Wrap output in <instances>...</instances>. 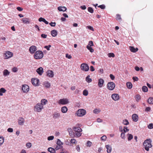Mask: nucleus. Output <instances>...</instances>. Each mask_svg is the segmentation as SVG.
Instances as JSON below:
<instances>
[{"label": "nucleus", "instance_id": "f257e3e1", "mask_svg": "<svg viewBox=\"0 0 153 153\" xmlns=\"http://www.w3.org/2000/svg\"><path fill=\"white\" fill-rule=\"evenodd\" d=\"M152 140L151 139H147L144 141L143 143V145L144 146L145 149L147 151L149 150V148L152 147L151 144Z\"/></svg>", "mask_w": 153, "mask_h": 153}, {"label": "nucleus", "instance_id": "f03ea898", "mask_svg": "<svg viewBox=\"0 0 153 153\" xmlns=\"http://www.w3.org/2000/svg\"><path fill=\"white\" fill-rule=\"evenodd\" d=\"M43 56V53L41 51H36L34 55V57L36 59H42Z\"/></svg>", "mask_w": 153, "mask_h": 153}, {"label": "nucleus", "instance_id": "7ed1b4c3", "mask_svg": "<svg viewBox=\"0 0 153 153\" xmlns=\"http://www.w3.org/2000/svg\"><path fill=\"white\" fill-rule=\"evenodd\" d=\"M86 114V111L84 109H79L76 112V114L79 117H82Z\"/></svg>", "mask_w": 153, "mask_h": 153}, {"label": "nucleus", "instance_id": "20e7f679", "mask_svg": "<svg viewBox=\"0 0 153 153\" xmlns=\"http://www.w3.org/2000/svg\"><path fill=\"white\" fill-rule=\"evenodd\" d=\"M107 87L109 90H112L115 88V84L113 82H109L107 84Z\"/></svg>", "mask_w": 153, "mask_h": 153}, {"label": "nucleus", "instance_id": "39448f33", "mask_svg": "<svg viewBox=\"0 0 153 153\" xmlns=\"http://www.w3.org/2000/svg\"><path fill=\"white\" fill-rule=\"evenodd\" d=\"M81 68L82 70L85 71H87L89 69L88 65L85 63H82L81 65Z\"/></svg>", "mask_w": 153, "mask_h": 153}, {"label": "nucleus", "instance_id": "423d86ee", "mask_svg": "<svg viewBox=\"0 0 153 153\" xmlns=\"http://www.w3.org/2000/svg\"><path fill=\"white\" fill-rule=\"evenodd\" d=\"M29 87L28 85H22V90L24 93H27L29 91Z\"/></svg>", "mask_w": 153, "mask_h": 153}, {"label": "nucleus", "instance_id": "0eeeda50", "mask_svg": "<svg viewBox=\"0 0 153 153\" xmlns=\"http://www.w3.org/2000/svg\"><path fill=\"white\" fill-rule=\"evenodd\" d=\"M36 50L37 48L34 45L30 46L29 49V51L30 53L32 54L35 53Z\"/></svg>", "mask_w": 153, "mask_h": 153}, {"label": "nucleus", "instance_id": "6e6552de", "mask_svg": "<svg viewBox=\"0 0 153 153\" xmlns=\"http://www.w3.org/2000/svg\"><path fill=\"white\" fill-rule=\"evenodd\" d=\"M13 55V54L12 52L7 51L4 54V57L5 59H8L11 57Z\"/></svg>", "mask_w": 153, "mask_h": 153}, {"label": "nucleus", "instance_id": "1a4fd4ad", "mask_svg": "<svg viewBox=\"0 0 153 153\" xmlns=\"http://www.w3.org/2000/svg\"><path fill=\"white\" fill-rule=\"evenodd\" d=\"M68 101L66 98L60 99L59 101V103L62 105H65L68 103Z\"/></svg>", "mask_w": 153, "mask_h": 153}, {"label": "nucleus", "instance_id": "9d476101", "mask_svg": "<svg viewBox=\"0 0 153 153\" xmlns=\"http://www.w3.org/2000/svg\"><path fill=\"white\" fill-rule=\"evenodd\" d=\"M36 110L38 112H40L43 108V106L40 103H37L35 106Z\"/></svg>", "mask_w": 153, "mask_h": 153}, {"label": "nucleus", "instance_id": "9b49d317", "mask_svg": "<svg viewBox=\"0 0 153 153\" xmlns=\"http://www.w3.org/2000/svg\"><path fill=\"white\" fill-rule=\"evenodd\" d=\"M31 81L33 85L35 86L38 85L39 82V79L36 78H33L31 79Z\"/></svg>", "mask_w": 153, "mask_h": 153}, {"label": "nucleus", "instance_id": "f8f14e48", "mask_svg": "<svg viewBox=\"0 0 153 153\" xmlns=\"http://www.w3.org/2000/svg\"><path fill=\"white\" fill-rule=\"evenodd\" d=\"M111 98L113 100L115 101L119 99L118 94H112L111 95Z\"/></svg>", "mask_w": 153, "mask_h": 153}, {"label": "nucleus", "instance_id": "ddd939ff", "mask_svg": "<svg viewBox=\"0 0 153 153\" xmlns=\"http://www.w3.org/2000/svg\"><path fill=\"white\" fill-rule=\"evenodd\" d=\"M46 73L47 75L50 77H53L54 76L53 72L51 70H48L47 71Z\"/></svg>", "mask_w": 153, "mask_h": 153}, {"label": "nucleus", "instance_id": "4468645a", "mask_svg": "<svg viewBox=\"0 0 153 153\" xmlns=\"http://www.w3.org/2000/svg\"><path fill=\"white\" fill-rule=\"evenodd\" d=\"M104 83V80L102 78H100L99 79L98 81V85L99 87H101L103 86V85Z\"/></svg>", "mask_w": 153, "mask_h": 153}, {"label": "nucleus", "instance_id": "2eb2a0df", "mask_svg": "<svg viewBox=\"0 0 153 153\" xmlns=\"http://www.w3.org/2000/svg\"><path fill=\"white\" fill-rule=\"evenodd\" d=\"M36 71L40 75H42L44 72L43 68L41 67L37 68L36 69Z\"/></svg>", "mask_w": 153, "mask_h": 153}, {"label": "nucleus", "instance_id": "dca6fc26", "mask_svg": "<svg viewBox=\"0 0 153 153\" xmlns=\"http://www.w3.org/2000/svg\"><path fill=\"white\" fill-rule=\"evenodd\" d=\"M73 130L75 132H82V129L79 127H74L73 128Z\"/></svg>", "mask_w": 153, "mask_h": 153}, {"label": "nucleus", "instance_id": "f3484780", "mask_svg": "<svg viewBox=\"0 0 153 153\" xmlns=\"http://www.w3.org/2000/svg\"><path fill=\"white\" fill-rule=\"evenodd\" d=\"M132 118L133 121L134 122H137L138 120V116L136 114H134L132 115Z\"/></svg>", "mask_w": 153, "mask_h": 153}, {"label": "nucleus", "instance_id": "a211bd4d", "mask_svg": "<svg viewBox=\"0 0 153 153\" xmlns=\"http://www.w3.org/2000/svg\"><path fill=\"white\" fill-rule=\"evenodd\" d=\"M60 113L58 112H55L53 114V117L54 119L59 118L60 117Z\"/></svg>", "mask_w": 153, "mask_h": 153}, {"label": "nucleus", "instance_id": "6ab92c4d", "mask_svg": "<svg viewBox=\"0 0 153 153\" xmlns=\"http://www.w3.org/2000/svg\"><path fill=\"white\" fill-rule=\"evenodd\" d=\"M24 123V119L22 117H19L18 120V123L19 124L21 125H22Z\"/></svg>", "mask_w": 153, "mask_h": 153}, {"label": "nucleus", "instance_id": "aec40b11", "mask_svg": "<svg viewBox=\"0 0 153 153\" xmlns=\"http://www.w3.org/2000/svg\"><path fill=\"white\" fill-rule=\"evenodd\" d=\"M22 21L23 23L25 24H29L30 23L29 19L26 18H24L22 19Z\"/></svg>", "mask_w": 153, "mask_h": 153}, {"label": "nucleus", "instance_id": "412c9836", "mask_svg": "<svg viewBox=\"0 0 153 153\" xmlns=\"http://www.w3.org/2000/svg\"><path fill=\"white\" fill-rule=\"evenodd\" d=\"M51 34L52 36L55 37L57 35V31L55 30H53L51 32Z\"/></svg>", "mask_w": 153, "mask_h": 153}, {"label": "nucleus", "instance_id": "4be33fe9", "mask_svg": "<svg viewBox=\"0 0 153 153\" xmlns=\"http://www.w3.org/2000/svg\"><path fill=\"white\" fill-rule=\"evenodd\" d=\"M106 147L107 149V152L108 153H110L111 152L112 150V148L109 145H107L106 146Z\"/></svg>", "mask_w": 153, "mask_h": 153}, {"label": "nucleus", "instance_id": "5701e85b", "mask_svg": "<svg viewBox=\"0 0 153 153\" xmlns=\"http://www.w3.org/2000/svg\"><path fill=\"white\" fill-rule=\"evenodd\" d=\"M58 10L60 11H65L66 10L67 8L65 7L59 6L58 7Z\"/></svg>", "mask_w": 153, "mask_h": 153}, {"label": "nucleus", "instance_id": "b1692460", "mask_svg": "<svg viewBox=\"0 0 153 153\" xmlns=\"http://www.w3.org/2000/svg\"><path fill=\"white\" fill-rule=\"evenodd\" d=\"M129 48L130 51L134 53L136 52L138 50V49L137 48H135L133 46H130Z\"/></svg>", "mask_w": 153, "mask_h": 153}, {"label": "nucleus", "instance_id": "393cba45", "mask_svg": "<svg viewBox=\"0 0 153 153\" xmlns=\"http://www.w3.org/2000/svg\"><path fill=\"white\" fill-rule=\"evenodd\" d=\"M148 102L150 104H153V97H150L147 100Z\"/></svg>", "mask_w": 153, "mask_h": 153}, {"label": "nucleus", "instance_id": "a878e982", "mask_svg": "<svg viewBox=\"0 0 153 153\" xmlns=\"http://www.w3.org/2000/svg\"><path fill=\"white\" fill-rule=\"evenodd\" d=\"M3 75L4 76H6L9 75L10 72H9L8 70L7 69L4 70L3 72Z\"/></svg>", "mask_w": 153, "mask_h": 153}, {"label": "nucleus", "instance_id": "bb28decb", "mask_svg": "<svg viewBox=\"0 0 153 153\" xmlns=\"http://www.w3.org/2000/svg\"><path fill=\"white\" fill-rule=\"evenodd\" d=\"M48 151L50 152L51 153H55L56 152L55 149L52 147L48 148Z\"/></svg>", "mask_w": 153, "mask_h": 153}, {"label": "nucleus", "instance_id": "cd10ccee", "mask_svg": "<svg viewBox=\"0 0 153 153\" xmlns=\"http://www.w3.org/2000/svg\"><path fill=\"white\" fill-rule=\"evenodd\" d=\"M61 110L63 113H65L68 111V108L66 106H64L61 108Z\"/></svg>", "mask_w": 153, "mask_h": 153}, {"label": "nucleus", "instance_id": "c85d7f7f", "mask_svg": "<svg viewBox=\"0 0 153 153\" xmlns=\"http://www.w3.org/2000/svg\"><path fill=\"white\" fill-rule=\"evenodd\" d=\"M85 80L86 82L88 83H90L92 82V80L90 78V76L88 75L85 78Z\"/></svg>", "mask_w": 153, "mask_h": 153}, {"label": "nucleus", "instance_id": "c756f323", "mask_svg": "<svg viewBox=\"0 0 153 153\" xmlns=\"http://www.w3.org/2000/svg\"><path fill=\"white\" fill-rule=\"evenodd\" d=\"M47 102L48 101L46 100L45 99H42L41 100V103L40 104L43 106V105L46 104Z\"/></svg>", "mask_w": 153, "mask_h": 153}, {"label": "nucleus", "instance_id": "7c9ffc66", "mask_svg": "<svg viewBox=\"0 0 153 153\" xmlns=\"http://www.w3.org/2000/svg\"><path fill=\"white\" fill-rule=\"evenodd\" d=\"M6 91V90L4 88H1L0 89V95L2 96L3 93H4Z\"/></svg>", "mask_w": 153, "mask_h": 153}, {"label": "nucleus", "instance_id": "2f4dec72", "mask_svg": "<svg viewBox=\"0 0 153 153\" xmlns=\"http://www.w3.org/2000/svg\"><path fill=\"white\" fill-rule=\"evenodd\" d=\"M81 132L79 131L74 132V134L75 137H80L82 135V133H81Z\"/></svg>", "mask_w": 153, "mask_h": 153}, {"label": "nucleus", "instance_id": "473e14b6", "mask_svg": "<svg viewBox=\"0 0 153 153\" xmlns=\"http://www.w3.org/2000/svg\"><path fill=\"white\" fill-rule=\"evenodd\" d=\"M126 85L128 88L129 89L131 88L132 87V83L129 82H128L126 83Z\"/></svg>", "mask_w": 153, "mask_h": 153}, {"label": "nucleus", "instance_id": "72a5a7b5", "mask_svg": "<svg viewBox=\"0 0 153 153\" xmlns=\"http://www.w3.org/2000/svg\"><path fill=\"white\" fill-rule=\"evenodd\" d=\"M68 131L69 133L70 136H72L73 135V131L71 128H68Z\"/></svg>", "mask_w": 153, "mask_h": 153}, {"label": "nucleus", "instance_id": "f704fd0d", "mask_svg": "<svg viewBox=\"0 0 153 153\" xmlns=\"http://www.w3.org/2000/svg\"><path fill=\"white\" fill-rule=\"evenodd\" d=\"M142 90L144 92H146L148 91V89L146 86H143L142 88Z\"/></svg>", "mask_w": 153, "mask_h": 153}, {"label": "nucleus", "instance_id": "c9c22d12", "mask_svg": "<svg viewBox=\"0 0 153 153\" xmlns=\"http://www.w3.org/2000/svg\"><path fill=\"white\" fill-rule=\"evenodd\" d=\"M4 141V138L3 137H0V146L3 143Z\"/></svg>", "mask_w": 153, "mask_h": 153}, {"label": "nucleus", "instance_id": "e433bc0d", "mask_svg": "<svg viewBox=\"0 0 153 153\" xmlns=\"http://www.w3.org/2000/svg\"><path fill=\"white\" fill-rule=\"evenodd\" d=\"M87 48L88 50L90 51V52L92 53L94 51V50L93 48L90 46H89V45H88L87 46Z\"/></svg>", "mask_w": 153, "mask_h": 153}, {"label": "nucleus", "instance_id": "4c0bfd02", "mask_svg": "<svg viewBox=\"0 0 153 153\" xmlns=\"http://www.w3.org/2000/svg\"><path fill=\"white\" fill-rule=\"evenodd\" d=\"M128 141H130L133 139V136L131 134H128Z\"/></svg>", "mask_w": 153, "mask_h": 153}, {"label": "nucleus", "instance_id": "58836bf2", "mask_svg": "<svg viewBox=\"0 0 153 153\" xmlns=\"http://www.w3.org/2000/svg\"><path fill=\"white\" fill-rule=\"evenodd\" d=\"M116 19L117 21H120L121 20V18L120 15L119 14H117L116 15Z\"/></svg>", "mask_w": 153, "mask_h": 153}, {"label": "nucleus", "instance_id": "ea45409f", "mask_svg": "<svg viewBox=\"0 0 153 153\" xmlns=\"http://www.w3.org/2000/svg\"><path fill=\"white\" fill-rule=\"evenodd\" d=\"M123 123L124 125H127L129 124V122L126 119L125 120H123Z\"/></svg>", "mask_w": 153, "mask_h": 153}, {"label": "nucleus", "instance_id": "a19ab883", "mask_svg": "<svg viewBox=\"0 0 153 153\" xmlns=\"http://www.w3.org/2000/svg\"><path fill=\"white\" fill-rule=\"evenodd\" d=\"M88 11L91 13H93L94 12L93 9L91 7H88Z\"/></svg>", "mask_w": 153, "mask_h": 153}, {"label": "nucleus", "instance_id": "79ce46f5", "mask_svg": "<svg viewBox=\"0 0 153 153\" xmlns=\"http://www.w3.org/2000/svg\"><path fill=\"white\" fill-rule=\"evenodd\" d=\"M44 85L47 88H48L50 86V83L48 82H45L44 83Z\"/></svg>", "mask_w": 153, "mask_h": 153}, {"label": "nucleus", "instance_id": "37998d69", "mask_svg": "<svg viewBox=\"0 0 153 153\" xmlns=\"http://www.w3.org/2000/svg\"><path fill=\"white\" fill-rule=\"evenodd\" d=\"M88 92L87 90H85L83 91V94L84 95L86 96L88 95Z\"/></svg>", "mask_w": 153, "mask_h": 153}, {"label": "nucleus", "instance_id": "c03bdc74", "mask_svg": "<svg viewBox=\"0 0 153 153\" xmlns=\"http://www.w3.org/2000/svg\"><path fill=\"white\" fill-rule=\"evenodd\" d=\"M56 144L58 145H62L63 144V143L59 139H58L57 141L56 142Z\"/></svg>", "mask_w": 153, "mask_h": 153}, {"label": "nucleus", "instance_id": "a18cd8bd", "mask_svg": "<svg viewBox=\"0 0 153 153\" xmlns=\"http://www.w3.org/2000/svg\"><path fill=\"white\" fill-rule=\"evenodd\" d=\"M136 100L137 101H138L140 99V97L139 95H137L135 97Z\"/></svg>", "mask_w": 153, "mask_h": 153}, {"label": "nucleus", "instance_id": "49530a36", "mask_svg": "<svg viewBox=\"0 0 153 153\" xmlns=\"http://www.w3.org/2000/svg\"><path fill=\"white\" fill-rule=\"evenodd\" d=\"M148 127L149 129H152L153 128V124L152 123H150L148 126Z\"/></svg>", "mask_w": 153, "mask_h": 153}, {"label": "nucleus", "instance_id": "de8ad7c7", "mask_svg": "<svg viewBox=\"0 0 153 153\" xmlns=\"http://www.w3.org/2000/svg\"><path fill=\"white\" fill-rule=\"evenodd\" d=\"M98 7L102 9H104L105 8V5L102 4L98 6Z\"/></svg>", "mask_w": 153, "mask_h": 153}, {"label": "nucleus", "instance_id": "09e8293b", "mask_svg": "<svg viewBox=\"0 0 153 153\" xmlns=\"http://www.w3.org/2000/svg\"><path fill=\"white\" fill-rule=\"evenodd\" d=\"M62 146L61 145H58L56 146V149L57 150L62 148Z\"/></svg>", "mask_w": 153, "mask_h": 153}, {"label": "nucleus", "instance_id": "8fccbe9b", "mask_svg": "<svg viewBox=\"0 0 153 153\" xmlns=\"http://www.w3.org/2000/svg\"><path fill=\"white\" fill-rule=\"evenodd\" d=\"M31 146V143H28L26 144V146L27 148H30Z\"/></svg>", "mask_w": 153, "mask_h": 153}, {"label": "nucleus", "instance_id": "3c124183", "mask_svg": "<svg viewBox=\"0 0 153 153\" xmlns=\"http://www.w3.org/2000/svg\"><path fill=\"white\" fill-rule=\"evenodd\" d=\"M54 136H50L48 137V140H52L54 139Z\"/></svg>", "mask_w": 153, "mask_h": 153}, {"label": "nucleus", "instance_id": "603ef678", "mask_svg": "<svg viewBox=\"0 0 153 153\" xmlns=\"http://www.w3.org/2000/svg\"><path fill=\"white\" fill-rule=\"evenodd\" d=\"M129 130L127 128V127L126 126L124 127L123 131L124 132L128 131Z\"/></svg>", "mask_w": 153, "mask_h": 153}, {"label": "nucleus", "instance_id": "864d4df0", "mask_svg": "<svg viewBox=\"0 0 153 153\" xmlns=\"http://www.w3.org/2000/svg\"><path fill=\"white\" fill-rule=\"evenodd\" d=\"M56 23L55 22H51L49 23V25L52 27H55L56 25Z\"/></svg>", "mask_w": 153, "mask_h": 153}, {"label": "nucleus", "instance_id": "5fc2aeb1", "mask_svg": "<svg viewBox=\"0 0 153 153\" xmlns=\"http://www.w3.org/2000/svg\"><path fill=\"white\" fill-rule=\"evenodd\" d=\"M151 110V108L149 107H146L145 109V111L146 112H149Z\"/></svg>", "mask_w": 153, "mask_h": 153}, {"label": "nucleus", "instance_id": "6e6d98bb", "mask_svg": "<svg viewBox=\"0 0 153 153\" xmlns=\"http://www.w3.org/2000/svg\"><path fill=\"white\" fill-rule=\"evenodd\" d=\"M114 54L113 53H109L108 54V56L109 57H114Z\"/></svg>", "mask_w": 153, "mask_h": 153}, {"label": "nucleus", "instance_id": "4d7b16f0", "mask_svg": "<svg viewBox=\"0 0 153 153\" xmlns=\"http://www.w3.org/2000/svg\"><path fill=\"white\" fill-rule=\"evenodd\" d=\"M51 45H49L48 46H45L44 48H46L47 50L49 51L50 50V48L51 47Z\"/></svg>", "mask_w": 153, "mask_h": 153}, {"label": "nucleus", "instance_id": "13d9d810", "mask_svg": "<svg viewBox=\"0 0 153 153\" xmlns=\"http://www.w3.org/2000/svg\"><path fill=\"white\" fill-rule=\"evenodd\" d=\"M106 138L107 137L106 136L103 135L101 137V140H102L105 141L106 140Z\"/></svg>", "mask_w": 153, "mask_h": 153}, {"label": "nucleus", "instance_id": "bf43d9fd", "mask_svg": "<svg viewBox=\"0 0 153 153\" xmlns=\"http://www.w3.org/2000/svg\"><path fill=\"white\" fill-rule=\"evenodd\" d=\"M121 138L123 139H125V134L123 132H122L121 134Z\"/></svg>", "mask_w": 153, "mask_h": 153}, {"label": "nucleus", "instance_id": "052dcab7", "mask_svg": "<svg viewBox=\"0 0 153 153\" xmlns=\"http://www.w3.org/2000/svg\"><path fill=\"white\" fill-rule=\"evenodd\" d=\"M87 144L88 146L90 147L92 143L91 141H88L87 143Z\"/></svg>", "mask_w": 153, "mask_h": 153}, {"label": "nucleus", "instance_id": "680f3d73", "mask_svg": "<svg viewBox=\"0 0 153 153\" xmlns=\"http://www.w3.org/2000/svg\"><path fill=\"white\" fill-rule=\"evenodd\" d=\"M7 131L9 132H12L13 131V129L12 128H9L7 129Z\"/></svg>", "mask_w": 153, "mask_h": 153}, {"label": "nucleus", "instance_id": "e2e57ef3", "mask_svg": "<svg viewBox=\"0 0 153 153\" xmlns=\"http://www.w3.org/2000/svg\"><path fill=\"white\" fill-rule=\"evenodd\" d=\"M87 27L89 29L91 30L92 31H94V29L93 27L90 26H87Z\"/></svg>", "mask_w": 153, "mask_h": 153}, {"label": "nucleus", "instance_id": "0e129e2a", "mask_svg": "<svg viewBox=\"0 0 153 153\" xmlns=\"http://www.w3.org/2000/svg\"><path fill=\"white\" fill-rule=\"evenodd\" d=\"M109 76L112 80H114L115 79L114 76L112 74H110L109 75Z\"/></svg>", "mask_w": 153, "mask_h": 153}, {"label": "nucleus", "instance_id": "69168bd1", "mask_svg": "<svg viewBox=\"0 0 153 153\" xmlns=\"http://www.w3.org/2000/svg\"><path fill=\"white\" fill-rule=\"evenodd\" d=\"M132 79L134 81H137L138 80V78L137 77H133L132 78Z\"/></svg>", "mask_w": 153, "mask_h": 153}, {"label": "nucleus", "instance_id": "338daca9", "mask_svg": "<svg viewBox=\"0 0 153 153\" xmlns=\"http://www.w3.org/2000/svg\"><path fill=\"white\" fill-rule=\"evenodd\" d=\"M18 71V69L16 67H14L12 69V71L14 72H16Z\"/></svg>", "mask_w": 153, "mask_h": 153}, {"label": "nucleus", "instance_id": "774afa93", "mask_svg": "<svg viewBox=\"0 0 153 153\" xmlns=\"http://www.w3.org/2000/svg\"><path fill=\"white\" fill-rule=\"evenodd\" d=\"M16 9L18 11H22L23 10V9L21 7H17L16 8Z\"/></svg>", "mask_w": 153, "mask_h": 153}]
</instances>
